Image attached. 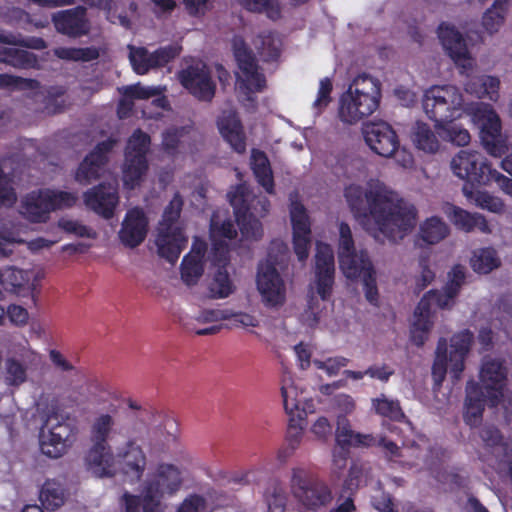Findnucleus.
Masks as SVG:
<instances>
[{
  "label": "nucleus",
  "mask_w": 512,
  "mask_h": 512,
  "mask_svg": "<svg viewBox=\"0 0 512 512\" xmlns=\"http://www.w3.org/2000/svg\"><path fill=\"white\" fill-rule=\"evenodd\" d=\"M95 442L87 456L88 470L96 477L122 474L130 482H138L147 467L146 450H168L177 439L172 432L149 428L141 418L118 422L109 414L98 415L91 426Z\"/></svg>",
  "instance_id": "1"
},
{
  "label": "nucleus",
  "mask_w": 512,
  "mask_h": 512,
  "mask_svg": "<svg viewBox=\"0 0 512 512\" xmlns=\"http://www.w3.org/2000/svg\"><path fill=\"white\" fill-rule=\"evenodd\" d=\"M344 197L359 224L379 241L397 242L415 227V206L364 172L345 187Z\"/></svg>",
  "instance_id": "2"
},
{
  "label": "nucleus",
  "mask_w": 512,
  "mask_h": 512,
  "mask_svg": "<svg viewBox=\"0 0 512 512\" xmlns=\"http://www.w3.org/2000/svg\"><path fill=\"white\" fill-rule=\"evenodd\" d=\"M507 367L496 357H487L482 361L479 372V384L469 382L466 387L464 419L470 426L480 423L485 403L501 406L506 421L512 426V404L506 406Z\"/></svg>",
  "instance_id": "3"
},
{
  "label": "nucleus",
  "mask_w": 512,
  "mask_h": 512,
  "mask_svg": "<svg viewBox=\"0 0 512 512\" xmlns=\"http://www.w3.org/2000/svg\"><path fill=\"white\" fill-rule=\"evenodd\" d=\"M184 482L183 471L171 463L153 466L143 481L141 496L125 494L124 512H165L163 499L175 496Z\"/></svg>",
  "instance_id": "4"
},
{
  "label": "nucleus",
  "mask_w": 512,
  "mask_h": 512,
  "mask_svg": "<svg viewBox=\"0 0 512 512\" xmlns=\"http://www.w3.org/2000/svg\"><path fill=\"white\" fill-rule=\"evenodd\" d=\"M237 231L226 211L213 214L210 225L212 262L216 268L210 282V292L215 298H226L234 291V285L225 269L227 253L235 247Z\"/></svg>",
  "instance_id": "5"
},
{
  "label": "nucleus",
  "mask_w": 512,
  "mask_h": 512,
  "mask_svg": "<svg viewBox=\"0 0 512 512\" xmlns=\"http://www.w3.org/2000/svg\"><path fill=\"white\" fill-rule=\"evenodd\" d=\"M381 84L363 74L355 77L338 99L337 117L346 125H355L372 115L379 107Z\"/></svg>",
  "instance_id": "6"
},
{
  "label": "nucleus",
  "mask_w": 512,
  "mask_h": 512,
  "mask_svg": "<svg viewBox=\"0 0 512 512\" xmlns=\"http://www.w3.org/2000/svg\"><path fill=\"white\" fill-rule=\"evenodd\" d=\"M464 280V270L456 267L452 271V280L443 292L430 291L418 303L411 320V340L422 345L433 326V315L437 308H449L454 304L460 285Z\"/></svg>",
  "instance_id": "7"
},
{
  "label": "nucleus",
  "mask_w": 512,
  "mask_h": 512,
  "mask_svg": "<svg viewBox=\"0 0 512 512\" xmlns=\"http://www.w3.org/2000/svg\"><path fill=\"white\" fill-rule=\"evenodd\" d=\"M337 233L341 270L347 278H361L366 299L372 304H377L379 297L375 271L373 270L367 254L363 251L355 252L352 232L348 224L339 222L337 224Z\"/></svg>",
  "instance_id": "8"
},
{
  "label": "nucleus",
  "mask_w": 512,
  "mask_h": 512,
  "mask_svg": "<svg viewBox=\"0 0 512 512\" xmlns=\"http://www.w3.org/2000/svg\"><path fill=\"white\" fill-rule=\"evenodd\" d=\"M228 198L242 237L247 241L260 239L263 234L261 219L269 213V200L264 196H256L244 183L232 188Z\"/></svg>",
  "instance_id": "9"
},
{
  "label": "nucleus",
  "mask_w": 512,
  "mask_h": 512,
  "mask_svg": "<svg viewBox=\"0 0 512 512\" xmlns=\"http://www.w3.org/2000/svg\"><path fill=\"white\" fill-rule=\"evenodd\" d=\"M287 247L282 242L272 243L266 259L260 262L256 285L261 302L268 308H279L286 300V286L278 266L287 259Z\"/></svg>",
  "instance_id": "10"
},
{
  "label": "nucleus",
  "mask_w": 512,
  "mask_h": 512,
  "mask_svg": "<svg viewBox=\"0 0 512 512\" xmlns=\"http://www.w3.org/2000/svg\"><path fill=\"white\" fill-rule=\"evenodd\" d=\"M421 103L423 112L434 124L449 119H462L470 107L465 102L461 89L453 84L428 87L423 92Z\"/></svg>",
  "instance_id": "11"
},
{
  "label": "nucleus",
  "mask_w": 512,
  "mask_h": 512,
  "mask_svg": "<svg viewBox=\"0 0 512 512\" xmlns=\"http://www.w3.org/2000/svg\"><path fill=\"white\" fill-rule=\"evenodd\" d=\"M473 343V335L468 330L454 334L449 343L440 340L432 367V375L436 386H440L445 375L449 374L458 380L465 369V361Z\"/></svg>",
  "instance_id": "12"
},
{
  "label": "nucleus",
  "mask_w": 512,
  "mask_h": 512,
  "mask_svg": "<svg viewBox=\"0 0 512 512\" xmlns=\"http://www.w3.org/2000/svg\"><path fill=\"white\" fill-rule=\"evenodd\" d=\"M280 391L284 411L290 417L289 441L294 448L303 433V426L298 422L308 413L314 412V404L301 381L290 375L283 377Z\"/></svg>",
  "instance_id": "13"
},
{
  "label": "nucleus",
  "mask_w": 512,
  "mask_h": 512,
  "mask_svg": "<svg viewBox=\"0 0 512 512\" xmlns=\"http://www.w3.org/2000/svg\"><path fill=\"white\" fill-rule=\"evenodd\" d=\"M467 115L478 129L484 149L492 156H501L507 150V137L502 133L501 119L496 111L487 104L477 103L470 105Z\"/></svg>",
  "instance_id": "14"
},
{
  "label": "nucleus",
  "mask_w": 512,
  "mask_h": 512,
  "mask_svg": "<svg viewBox=\"0 0 512 512\" xmlns=\"http://www.w3.org/2000/svg\"><path fill=\"white\" fill-rule=\"evenodd\" d=\"M75 200L76 197L67 192L40 189L22 197L19 213L32 223H45L52 211L69 207Z\"/></svg>",
  "instance_id": "15"
},
{
  "label": "nucleus",
  "mask_w": 512,
  "mask_h": 512,
  "mask_svg": "<svg viewBox=\"0 0 512 512\" xmlns=\"http://www.w3.org/2000/svg\"><path fill=\"white\" fill-rule=\"evenodd\" d=\"M232 48L238 65L236 90L243 100H252V95L265 87V78L241 37L233 38Z\"/></svg>",
  "instance_id": "16"
},
{
  "label": "nucleus",
  "mask_w": 512,
  "mask_h": 512,
  "mask_svg": "<svg viewBox=\"0 0 512 512\" xmlns=\"http://www.w3.org/2000/svg\"><path fill=\"white\" fill-rule=\"evenodd\" d=\"M450 167L453 174L467 181L468 186H486L493 182L496 175L489 161L476 150H461L451 159Z\"/></svg>",
  "instance_id": "17"
},
{
  "label": "nucleus",
  "mask_w": 512,
  "mask_h": 512,
  "mask_svg": "<svg viewBox=\"0 0 512 512\" xmlns=\"http://www.w3.org/2000/svg\"><path fill=\"white\" fill-rule=\"evenodd\" d=\"M72 429L56 412L50 413L41 429L40 449L50 458L63 456L72 444Z\"/></svg>",
  "instance_id": "18"
},
{
  "label": "nucleus",
  "mask_w": 512,
  "mask_h": 512,
  "mask_svg": "<svg viewBox=\"0 0 512 512\" xmlns=\"http://www.w3.org/2000/svg\"><path fill=\"white\" fill-rule=\"evenodd\" d=\"M149 138L141 131H136L128 141L123 166V184L127 189L137 187L147 170L145 154L148 150Z\"/></svg>",
  "instance_id": "19"
},
{
  "label": "nucleus",
  "mask_w": 512,
  "mask_h": 512,
  "mask_svg": "<svg viewBox=\"0 0 512 512\" xmlns=\"http://www.w3.org/2000/svg\"><path fill=\"white\" fill-rule=\"evenodd\" d=\"M291 492L307 509H316L332 500L330 488L322 482L312 481L310 474L300 468L292 471Z\"/></svg>",
  "instance_id": "20"
},
{
  "label": "nucleus",
  "mask_w": 512,
  "mask_h": 512,
  "mask_svg": "<svg viewBox=\"0 0 512 512\" xmlns=\"http://www.w3.org/2000/svg\"><path fill=\"white\" fill-rule=\"evenodd\" d=\"M438 36L443 49L458 67L460 73H468L475 68V60L471 56L464 38L454 26L441 24L438 28Z\"/></svg>",
  "instance_id": "21"
},
{
  "label": "nucleus",
  "mask_w": 512,
  "mask_h": 512,
  "mask_svg": "<svg viewBox=\"0 0 512 512\" xmlns=\"http://www.w3.org/2000/svg\"><path fill=\"white\" fill-rule=\"evenodd\" d=\"M290 220L294 253L299 261H305L311 242L310 220L305 207L296 200H291Z\"/></svg>",
  "instance_id": "22"
},
{
  "label": "nucleus",
  "mask_w": 512,
  "mask_h": 512,
  "mask_svg": "<svg viewBox=\"0 0 512 512\" xmlns=\"http://www.w3.org/2000/svg\"><path fill=\"white\" fill-rule=\"evenodd\" d=\"M363 134L367 145L376 154L391 157L399 148L396 132L386 122H371L364 126Z\"/></svg>",
  "instance_id": "23"
},
{
  "label": "nucleus",
  "mask_w": 512,
  "mask_h": 512,
  "mask_svg": "<svg viewBox=\"0 0 512 512\" xmlns=\"http://www.w3.org/2000/svg\"><path fill=\"white\" fill-rule=\"evenodd\" d=\"M42 275L37 269L4 268V291L19 298H34V291Z\"/></svg>",
  "instance_id": "24"
},
{
  "label": "nucleus",
  "mask_w": 512,
  "mask_h": 512,
  "mask_svg": "<svg viewBox=\"0 0 512 512\" xmlns=\"http://www.w3.org/2000/svg\"><path fill=\"white\" fill-rule=\"evenodd\" d=\"M149 231V219L145 212L139 208L129 209L118 231L121 244L127 248L141 245Z\"/></svg>",
  "instance_id": "25"
},
{
  "label": "nucleus",
  "mask_w": 512,
  "mask_h": 512,
  "mask_svg": "<svg viewBox=\"0 0 512 512\" xmlns=\"http://www.w3.org/2000/svg\"><path fill=\"white\" fill-rule=\"evenodd\" d=\"M181 84L196 98L210 100L214 96L215 85L211 81L207 66L196 62L179 73Z\"/></svg>",
  "instance_id": "26"
},
{
  "label": "nucleus",
  "mask_w": 512,
  "mask_h": 512,
  "mask_svg": "<svg viewBox=\"0 0 512 512\" xmlns=\"http://www.w3.org/2000/svg\"><path fill=\"white\" fill-rule=\"evenodd\" d=\"M188 237L182 225L159 226L155 238L158 254L167 261L175 262L186 247Z\"/></svg>",
  "instance_id": "27"
},
{
  "label": "nucleus",
  "mask_w": 512,
  "mask_h": 512,
  "mask_svg": "<svg viewBox=\"0 0 512 512\" xmlns=\"http://www.w3.org/2000/svg\"><path fill=\"white\" fill-rule=\"evenodd\" d=\"M334 274V255L331 247L321 241L316 242L315 285L318 295L325 300L330 293Z\"/></svg>",
  "instance_id": "28"
},
{
  "label": "nucleus",
  "mask_w": 512,
  "mask_h": 512,
  "mask_svg": "<svg viewBox=\"0 0 512 512\" xmlns=\"http://www.w3.org/2000/svg\"><path fill=\"white\" fill-rule=\"evenodd\" d=\"M442 211L450 222L460 230L470 232L477 228L482 233L492 232L488 220L480 213H471L450 203H445L442 206Z\"/></svg>",
  "instance_id": "29"
},
{
  "label": "nucleus",
  "mask_w": 512,
  "mask_h": 512,
  "mask_svg": "<svg viewBox=\"0 0 512 512\" xmlns=\"http://www.w3.org/2000/svg\"><path fill=\"white\" fill-rule=\"evenodd\" d=\"M84 201L86 206L95 213L110 218L119 202L117 188L99 185L84 194Z\"/></svg>",
  "instance_id": "30"
},
{
  "label": "nucleus",
  "mask_w": 512,
  "mask_h": 512,
  "mask_svg": "<svg viewBox=\"0 0 512 512\" xmlns=\"http://www.w3.org/2000/svg\"><path fill=\"white\" fill-rule=\"evenodd\" d=\"M217 127L223 139L237 153L246 150V136L243 126L234 111H224L217 120Z\"/></svg>",
  "instance_id": "31"
},
{
  "label": "nucleus",
  "mask_w": 512,
  "mask_h": 512,
  "mask_svg": "<svg viewBox=\"0 0 512 512\" xmlns=\"http://www.w3.org/2000/svg\"><path fill=\"white\" fill-rule=\"evenodd\" d=\"M111 147L112 141L104 142L98 145L97 148L83 160L75 176L79 183L83 185L89 184L101 175L106 162L105 152Z\"/></svg>",
  "instance_id": "32"
},
{
  "label": "nucleus",
  "mask_w": 512,
  "mask_h": 512,
  "mask_svg": "<svg viewBox=\"0 0 512 512\" xmlns=\"http://www.w3.org/2000/svg\"><path fill=\"white\" fill-rule=\"evenodd\" d=\"M473 71L474 68L468 73H460L466 76V80L463 82L464 91L477 98H488L496 101L500 86L499 79L490 75H472Z\"/></svg>",
  "instance_id": "33"
},
{
  "label": "nucleus",
  "mask_w": 512,
  "mask_h": 512,
  "mask_svg": "<svg viewBox=\"0 0 512 512\" xmlns=\"http://www.w3.org/2000/svg\"><path fill=\"white\" fill-rule=\"evenodd\" d=\"M408 137L412 145L426 154H435L440 149V141L432 127L424 121H416L409 129Z\"/></svg>",
  "instance_id": "34"
},
{
  "label": "nucleus",
  "mask_w": 512,
  "mask_h": 512,
  "mask_svg": "<svg viewBox=\"0 0 512 512\" xmlns=\"http://www.w3.org/2000/svg\"><path fill=\"white\" fill-rule=\"evenodd\" d=\"M204 243L195 240L181 264V278L187 285L195 284L203 274Z\"/></svg>",
  "instance_id": "35"
},
{
  "label": "nucleus",
  "mask_w": 512,
  "mask_h": 512,
  "mask_svg": "<svg viewBox=\"0 0 512 512\" xmlns=\"http://www.w3.org/2000/svg\"><path fill=\"white\" fill-rule=\"evenodd\" d=\"M463 194L469 202L482 210L494 214H503L506 211V204L503 199L488 191L474 190L472 187L464 185Z\"/></svg>",
  "instance_id": "36"
},
{
  "label": "nucleus",
  "mask_w": 512,
  "mask_h": 512,
  "mask_svg": "<svg viewBox=\"0 0 512 512\" xmlns=\"http://www.w3.org/2000/svg\"><path fill=\"white\" fill-rule=\"evenodd\" d=\"M450 233L449 226L437 216H431L419 224L417 239L427 245H435Z\"/></svg>",
  "instance_id": "37"
},
{
  "label": "nucleus",
  "mask_w": 512,
  "mask_h": 512,
  "mask_svg": "<svg viewBox=\"0 0 512 512\" xmlns=\"http://www.w3.org/2000/svg\"><path fill=\"white\" fill-rule=\"evenodd\" d=\"M336 447L346 450L349 447L370 446L374 439L370 435H362L354 432L348 421L343 417L337 419Z\"/></svg>",
  "instance_id": "38"
},
{
  "label": "nucleus",
  "mask_w": 512,
  "mask_h": 512,
  "mask_svg": "<svg viewBox=\"0 0 512 512\" xmlns=\"http://www.w3.org/2000/svg\"><path fill=\"white\" fill-rule=\"evenodd\" d=\"M53 19L56 29L62 33L80 35L87 31L82 8L59 12Z\"/></svg>",
  "instance_id": "39"
},
{
  "label": "nucleus",
  "mask_w": 512,
  "mask_h": 512,
  "mask_svg": "<svg viewBox=\"0 0 512 512\" xmlns=\"http://www.w3.org/2000/svg\"><path fill=\"white\" fill-rule=\"evenodd\" d=\"M219 321H224V309L203 310L193 317L191 329L197 335H214L222 328L220 324H217Z\"/></svg>",
  "instance_id": "40"
},
{
  "label": "nucleus",
  "mask_w": 512,
  "mask_h": 512,
  "mask_svg": "<svg viewBox=\"0 0 512 512\" xmlns=\"http://www.w3.org/2000/svg\"><path fill=\"white\" fill-rule=\"evenodd\" d=\"M449 119L446 122L434 124L441 137L455 146H467L471 142V134L459 121Z\"/></svg>",
  "instance_id": "41"
},
{
  "label": "nucleus",
  "mask_w": 512,
  "mask_h": 512,
  "mask_svg": "<svg viewBox=\"0 0 512 512\" xmlns=\"http://www.w3.org/2000/svg\"><path fill=\"white\" fill-rule=\"evenodd\" d=\"M161 92L160 87H146L140 84L123 87L122 94L124 98L121 100L118 109L120 117H125L131 110L133 99H148L159 96Z\"/></svg>",
  "instance_id": "42"
},
{
  "label": "nucleus",
  "mask_w": 512,
  "mask_h": 512,
  "mask_svg": "<svg viewBox=\"0 0 512 512\" xmlns=\"http://www.w3.org/2000/svg\"><path fill=\"white\" fill-rule=\"evenodd\" d=\"M65 500V489L58 481L47 479L40 486L39 501L46 509H56L62 506Z\"/></svg>",
  "instance_id": "43"
},
{
  "label": "nucleus",
  "mask_w": 512,
  "mask_h": 512,
  "mask_svg": "<svg viewBox=\"0 0 512 512\" xmlns=\"http://www.w3.org/2000/svg\"><path fill=\"white\" fill-rule=\"evenodd\" d=\"M481 437L487 446L493 449L494 455L508 466L512 475V446L508 441H503L497 430L483 431Z\"/></svg>",
  "instance_id": "44"
},
{
  "label": "nucleus",
  "mask_w": 512,
  "mask_h": 512,
  "mask_svg": "<svg viewBox=\"0 0 512 512\" xmlns=\"http://www.w3.org/2000/svg\"><path fill=\"white\" fill-rule=\"evenodd\" d=\"M251 167L258 183L267 193L274 192V183L269 161L264 153L253 150L251 153Z\"/></svg>",
  "instance_id": "45"
},
{
  "label": "nucleus",
  "mask_w": 512,
  "mask_h": 512,
  "mask_svg": "<svg viewBox=\"0 0 512 512\" xmlns=\"http://www.w3.org/2000/svg\"><path fill=\"white\" fill-rule=\"evenodd\" d=\"M501 260L493 248H479L473 251L470 265L478 274H488L498 268Z\"/></svg>",
  "instance_id": "46"
},
{
  "label": "nucleus",
  "mask_w": 512,
  "mask_h": 512,
  "mask_svg": "<svg viewBox=\"0 0 512 512\" xmlns=\"http://www.w3.org/2000/svg\"><path fill=\"white\" fill-rule=\"evenodd\" d=\"M224 321L231 328L247 332H253L260 326V319L256 314L240 310L224 309Z\"/></svg>",
  "instance_id": "47"
},
{
  "label": "nucleus",
  "mask_w": 512,
  "mask_h": 512,
  "mask_svg": "<svg viewBox=\"0 0 512 512\" xmlns=\"http://www.w3.org/2000/svg\"><path fill=\"white\" fill-rule=\"evenodd\" d=\"M506 0H495L493 5L485 11L482 17V26L486 32H497L504 23Z\"/></svg>",
  "instance_id": "48"
},
{
  "label": "nucleus",
  "mask_w": 512,
  "mask_h": 512,
  "mask_svg": "<svg viewBox=\"0 0 512 512\" xmlns=\"http://www.w3.org/2000/svg\"><path fill=\"white\" fill-rule=\"evenodd\" d=\"M252 43L255 50L266 58L277 56L281 48V39L271 31L258 34Z\"/></svg>",
  "instance_id": "49"
},
{
  "label": "nucleus",
  "mask_w": 512,
  "mask_h": 512,
  "mask_svg": "<svg viewBox=\"0 0 512 512\" xmlns=\"http://www.w3.org/2000/svg\"><path fill=\"white\" fill-rule=\"evenodd\" d=\"M0 61L15 67H30L35 63V57L27 50L12 47L0 52Z\"/></svg>",
  "instance_id": "50"
},
{
  "label": "nucleus",
  "mask_w": 512,
  "mask_h": 512,
  "mask_svg": "<svg viewBox=\"0 0 512 512\" xmlns=\"http://www.w3.org/2000/svg\"><path fill=\"white\" fill-rule=\"evenodd\" d=\"M27 380L26 368L16 359L7 358L5 362L4 381L8 386L18 387Z\"/></svg>",
  "instance_id": "51"
},
{
  "label": "nucleus",
  "mask_w": 512,
  "mask_h": 512,
  "mask_svg": "<svg viewBox=\"0 0 512 512\" xmlns=\"http://www.w3.org/2000/svg\"><path fill=\"white\" fill-rule=\"evenodd\" d=\"M25 362H33L37 358V353L31 348L26 338L13 340L8 346V357Z\"/></svg>",
  "instance_id": "52"
},
{
  "label": "nucleus",
  "mask_w": 512,
  "mask_h": 512,
  "mask_svg": "<svg viewBox=\"0 0 512 512\" xmlns=\"http://www.w3.org/2000/svg\"><path fill=\"white\" fill-rule=\"evenodd\" d=\"M332 90L333 83L330 78L324 77L319 81L317 94L312 103L316 115H319L330 104Z\"/></svg>",
  "instance_id": "53"
},
{
  "label": "nucleus",
  "mask_w": 512,
  "mask_h": 512,
  "mask_svg": "<svg viewBox=\"0 0 512 512\" xmlns=\"http://www.w3.org/2000/svg\"><path fill=\"white\" fill-rule=\"evenodd\" d=\"M129 59L137 74H145L152 68L151 53L142 47H129Z\"/></svg>",
  "instance_id": "54"
},
{
  "label": "nucleus",
  "mask_w": 512,
  "mask_h": 512,
  "mask_svg": "<svg viewBox=\"0 0 512 512\" xmlns=\"http://www.w3.org/2000/svg\"><path fill=\"white\" fill-rule=\"evenodd\" d=\"M268 512H283L285 508V497L281 487L272 482L264 492Z\"/></svg>",
  "instance_id": "55"
},
{
  "label": "nucleus",
  "mask_w": 512,
  "mask_h": 512,
  "mask_svg": "<svg viewBox=\"0 0 512 512\" xmlns=\"http://www.w3.org/2000/svg\"><path fill=\"white\" fill-rule=\"evenodd\" d=\"M248 10L264 12L267 17L277 19L280 17V6L276 0H240Z\"/></svg>",
  "instance_id": "56"
},
{
  "label": "nucleus",
  "mask_w": 512,
  "mask_h": 512,
  "mask_svg": "<svg viewBox=\"0 0 512 512\" xmlns=\"http://www.w3.org/2000/svg\"><path fill=\"white\" fill-rule=\"evenodd\" d=\"M373 407L375 411L385 417L399 420L403 417V413L398 402L388 399L385 396L373 400Z\"/></svg>",
  "instance_id": "57"
},
{
  "label": "nucleus",
  "mask_w": 512,
  "mask_h": 512,
  "mask_svg": "<svg viewBox=\"0 0 512 512\" xmlns=\"http://www.w3.org/2000/svg\"><path fill=\"white\" fill-rule=\"evenodd\" d=\"M24 243L20 231L4 228L0 232V255L8 256L13 253L16 244Z\"/></svg>",
  "instance_id": "58"
},
{
  "label": "nucleus",
  "mask_w": 512,
  "mask_h": 512,
  "mask_svg": "<svg viewBox=\"0 0 512 512\" xmlns=\"http://www.w3.org/2000/svg\"><path fill=\"white\" fill-rule=\"evenodd\" d=\"M314 366L324 371L328 376L332 377L338 374V372L347 366L348 359L341 356L330 357L325 360H314Z\"/></svg>",
  "instance_id": "59"
},
{
  "label": "nucleus",
  "mask_w": 512,
  "mask_h": 512,
  "mask_svg": "<svg viewBox=\"0 0 512 512\" xmlns=\"http://www.w3.org/2000/svg\"><path fill=\"white\" fill-rule=\"evenodd\" d=\"M182 207V200L179 196H174L170 201L169 205L165 208L163 217L159 226H172V225H181L178 222V217Z\"/></svg>",
  "instance_id": "60"
},
{
  "label": "nucleus",
  "mask_w": 512,
  "mask_h": 512,
  "mask_svg": "<svg viewBox=\"0 0 512 512\" xmlns=\"http://www.w3.org/2000/svg\"><path fill=\"white\" fill-rule=\"evenodd\" d=\"M55 54L62 59L68 60H91L96 58L97 53L91 49L58 48Z\"/></svg>",
  "instance_id": "61"
},
{
  "label": "nucleus",
  "mask_w": 512,
  "mask_h": 512,
  "mask_svg": "<svg viewBox=\"0 0 512 512\" xmlns=\"http://www.w3.org/2000/svg\"><path fill=\"white\" fill-rule=\"evenodd\" d=\"M179 53L180 48L177 45H170L154 51L151 53L152 68L165 65Z\"/></svg>",
  "instance_id": "62"
},
{
  "label": "nucleus",
  "mask_w": 512,
  "mask_h": 512,
  "mask_svg": "<svg viewBox=\"0 0 512 512\" xmlns=\"http://www.w3.org/2000/svg\"><path fill=\"white\" fill-rule=\"evenodd\" d=\"M59 227L66 232L75 234L79 237L95 238L96 233L89 227H86L79 222L71 219H61L59 221Z\"/></svg>",
  "instance_id": "63"
},
{
  "label": "nucleus",
  "mask_w": 512,
  "mask_h": 512,
  "mask_svg": "<svg viewBox=\"0 0 512 512\" xmlns=\"http://www.w3.org/2000/svg\"><path fill=\"white\" fill-rule=\"evenodd\" d=\"M205 509L206 503L203 497L190 495L181 502L176 512H204Z\"/></svg>",
  "instance_id": "64"
}]
</instances>
